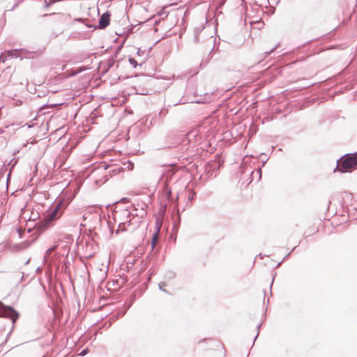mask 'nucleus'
I'll return each instance as SVG.
<instances>
[{"label": "nucleus", "instance_id": "obj_1", "mask_svg": "<svg viewBox=\"0 0 357 357\" xmlns=\"http://www.w3.org/2000/svg\"><path fill=\"white\" fill-rule=\"evenodd\" d=\"M67 205V202L64 199H60L52 204L49 210L46 212L45 218V226H48L52 222L59 219L66 208Z\"/></svg>", "mask_w": 357, "mask_h": 357}, {"label": "nucleus", "instance_id": "obj_2", "mask_svg": "<svg viewBox=\"0 0 357 357\" xmlns=\"http://www.w3.org/2000/svg\"><path fill=\"white\" fill-rule=\"evenodd\" d=\"M357 168V152L347 153L340 158L337 162V166L334 172L339 171L342 173L350 172Z\"/></svg>", "mask_w": 357, "mask_h": 357}, {"label": "nucleus", "instance_id": "obj_3", "mask_svg": "<svg viewBox=\"0 0 357 357\" xmlns=\"http://www.w3.org/2000/svg\"><path fill=\"white\" fill-rule=\"evenodd\" d=\"M0 317L8 318L15 323L19 317V313L13 307L6 305L0 301Z\"/></svg>", "mask_w": 357, "mask_h": 357}, {"label": "nucleus", "instance_id": "obj_4", "mask_svg": "<svg viewBox=\"0 0 357 357\" xmlns=\"http://www.w3.org/2000/svg\"><path fill=\"white\" fill-rule=\"evenodd\" d=\"M122 215L129 220H125L124 222H120L119 224L118 229L115 231L116 234H119L121 231H126L127 227H130L132 230H135L138 227L137 223H136L135 225H133L132 222H131V219H130L131 213L128 210H127V209L124 210L122 212Z\"/></svg>", "mask_w": 357, "mask_h": 357}, {"label": "nucleus", "instance_id": "obj_5", "mask_svg": "<svg viewBox=\"0 0 357 357\" xmlns=\"http://www.w3.org/2000/svg\"><path fill=\"white\" fill-rule=\"evenodd\" d=\"M41 53L42 50H37L36 51H29L25 48L19 49L20 60H22L24 59H33L38 57Z\"/></svg>", "mask_w": 357, "mask_h": 357}, {"label": "nucleus", "instance_id": "obj_6", "mask_svg": "<svg viewBox=\"0 0 357 357\" xmlns=\"http://www.w3.org/2000/svg\"><path fill=\"white\" fill-rule=\"evenodd\" d=\"M115 63V60L113 57H110L108 59L102 61L99 65V70L102 75H105Z\"/></svg>", "mask_w": 357, "mask_h": 357}, {"label": "nucleus", "instance_id": "obj_7", "mask_svg": "<svg viewBox=\"0 0 357 357\" xmlns=\"http://www.w3.org/2000/svg\"><path fill=\"white\" fill-rule=\"evenodd\" d=\"M109 22L110 14L109 12H105L100 16L98 21V24L97 26H95L94 28L104 29L109 24Z\"/></svg>", "mask_w": 357, "mask_h": 357}, {"label": "nucleus", "instance_id": "obj_8", "mask_svg": "<svg viewBox=\"0 0 357 357\" xmlns=\"http://www.w3.org/2000/svg\"><path fill=\"white\" fill-rule=\"evenodd\" d=\"M5 54L9 58H20L19 49L7 50Z\"/></svg>", "mask_w": 357, "mask_h": 357}, {"label": "nucleus", "instance_id": "obj_9", "mask_svg": "<svg viewBox=\"0 0 357 357\" xmlns=\"http://www.w3.org/2000/svg\"><path fill=\"white\" fill-rule=\"evenodd\" d=\"M163 194L168 202H172V190L167 184L164 188Z\"/></svg>", "mask_w": 357, "mask_h": 357}, {"label": "nucleus", "instance_id": "obj_10", "mask_svg": "<svg viewBox=\"0 0 357 357\" xmlns=\"http://www.w3.org/2000/svg\"><path fill=\"white\" fill-rule=\"evenodd\" d=\"M58 245H54L53 246H52L51 248H50L45 252V256H44V261L45 262H47L48 261L50 260V255L52 252L55 251L56 249L57 248Z\"/></svg>", "mask_w": 357, "mask_h": 357}, {"label": "nucleus", "instance_id": "obj_11", "mask_svg": "<svg viewBox=\"0 0 357 357\" xmlns=\"http://www.w3.org/2000/svg\"><path fill=\"white\" fill-rule=\"evenodd\" d=\"M158 231L155 232L151 238V248L153 249L155 245L156 241L158 239Z\"/></svg>", "mask_w": 357, "mask_h": 357}, {"label": "nucleus", "instance_id": "obj_12", "mask_svg": "<svg viewBox=\"0 0 357 357\" xmlns=\"http://www.w3.org/2000/svg\"><path fill=\"white\" fill-rule=\"evenodd\" d=\"M166 208H167V203H164V204H160V213H161L162 214V215H164L165 211H166Z\"/></svg>", "mask_w": 357, "mask_h": 357}, {"label": "nucleus", "instance_id": "obj_13", "mask_svg": "<svg viewBox=\"0 0 357 357\" xmlns=\"http://www.w3.org/2000/svg\"><path fill=\"white\" fill-rule=\"evenodd\" d=\"M128 61L130 64L132 65L133 68H136L137 66V62L134 58H129Z\"/></svg>", "mask_w": 357, "mask_h": 357}, {"label": "nucleus", "instance_id": "obj_14", "mask_svg": "<svg viewBox=\"0 0 357 357\" xmlns=\"http://www.w3.org/2000/svg\"><path fill=\"white\" fill-rule=\"evenodd\" d=\"M63 105V103H53V104H47L46 105L43 107V109H45V107H59L60 105Z\"/></svg>", "mask_w": 357, "mask_h": 357}, {"label": "nucleus", "instance_id": "obj_15", "mask_svg": "<svg viewBox=\"0 0 357 357\" xmlns=\"http://www.w3.org/2000/svg\"><path fill=\"white\" fill-rule=\"evenodd\" d=\"M165 285H166L165 282H161L160 283L158 284L160 290L168 294V291L166 289H163V287Z\"/></svg>", "mask_w": 357, "mask_h": 357}, {"label": "nucleus", "instance_id": "obj_16", "mask_svg": "<svg viewBox=\"0 0 357 357\" xmlns=\"http://www.w3.org/2000/svg\"><path fill=\"white\" fill-rule=\"evenodd\" d=\"M45 1V4H44V7L45 8H47L49 6H50V5L53 3H54L55 1H49L48 0H44Z\"/></svg>", "mask_w": 357, "mask_h": 357}, {"label": "nucleus", "instance_id": "obj_17", "mask_svg": "<svg viewBox=\"0 0 357 357\" xmlns=\"http://www.w3.org/2000/svg\"><path fill=\"white\" fill-rule=\"evenodd\" d=\"M136 91L137 93H139L141 95H146L148 93L147 89H144L142 91H139V90L136 89Z\"/></svg>", "mask_w": 357, "mask_h": 357}, {"label": "nucleus", "instance_id": "obj_18", "mask_svg": "<svg viewBox=\"0 0 357 357\" xmlns=\"http://www.w3.org/2000/svg\"><path fill=\"white\" fill-rule=\"evenodd\" d=\"M277 48V46L276 47H274L273 49H271L270 51H266L264 52V54H265V56L266 57L267 56H268L269 54H271L272 52H273Z\"/></svg>", "mask_w": 357, "mask_h": 357}, {"label": "nucleus", "instance_id": "obj_19", "mask_svg": "<svg viewBox=\"0 0 357 357\" xmlns=\"http://www.w3.org/2000/svg\"><path fill=\"white\" fill-rule=\"evenodd\" d=\"M88 353V349H83L79 354V356H84L85 355H86Z\"/></svg>", "mask_w": 357, "mask_h": 357}, {"label": "nucleus", "instance_id": "obj_20", "mask_svg": "<svg viewBox=\"0 0 357 357\" xmlns=\"http://www.w3.org/2000/svg\"><path fill=\"white\" fill-rule=\"evenodd\" d=\"M261 326V324H259L257 325V335H256V336L255 337L254 342L257 340V337H258V335L259 334V328H260Z\"/></svg>", "mask_w": 357, "mask_h": 357}, {"label": "nucleus", "instance_id": "obj_21", "mask_svg": "<svg viewBox=\"0 0 357 357\" xmlns=\"http://www.w3.org/2000/svg\"><path fill=\"white\" fill-rule=\"evenodd\" d=\"M167 112V109H162V110L160 111V112L159 113V115H160V116H161V115H165Z\"/></svg>", "mask_w": 357, "mask_h": 357}, {"label": "nucleus", "instance_id": "obj_22", "mask_svg": "<svg viewBox=\"0 0 357 357\" xmlns=\"http://www.w3.org/2000/svg\"><path fill=\"white\" fill-rule=\"evenodd\" d=\"M257 174H259V178H261V168H258L257 170Z\"/></svg>", "mask_w": 357, "mask_h": 357}, {"label": "nucleus", "instance_id": "obj_23", "mask_svg": "<svg viewBox=\"0 0 357 357\" xmlns=\"http://www.w3.org/2000/svg\"><path fill=\"white\" fill-rule=\"evenodd\" d=\"M191 102H196V103H200V102H202V101L199 100H191L190 101Z\"/></svg>", "mask_w": 357, "mask_h": 357}, {"label": "nucleus", "instance_id": "obj_24", "mask_svg": "<svg viewBox=\"0 0 357 357\" xmlns=\"http://www.w3.org/2000/svg\"><path fill=\"white\" fill-rule=\"evenodd\" d=\"M77 21H79V22H82L84 21V19H82V18H79V19H77Z\"/></svg>", "mask_w": 357, "mask_h": 357}, {"label": "nucleus", "instance_id": "obj_25", "mask_svg": "<svg viewBox=\"0 0 357 357\" xmlns=\"http://www.w3.org/2000/svg\"><path fill=\"white\" fill-rule=\"evenodd\" d=\"M195 42H197V41H198V37H197V35H195Z\"/></svg>", "mask_w": 357, "mask_h": 357}, {"label": "nucleus", "instance_id": "obj_26", "mask_svg": "<svg viewBox=\"0 0 357 357\" xmlns=\"http://www.w3.org/2000/svg\"><path fill=\"white\" fill-rule=\"evenodd\" d=\"M273 282H274V278L272 280V282L271 284V287H272Z\"/></svg>", "mask_w": 357, "mask_h": 357}, {"label": "nucleus", "instance_id": "obj_27", "mask_svg": "<svg viewBox=\"0 0 357 357\" xmlns=\"http://www.w3.org/2000/svg\"><path fill=\"white\" fill-rule=\"evenodd\" d=\"M140 52V50H139L137 51V54H141V52Z\"/></svg>", "mask_w": 357, "mask_h": 357}, {"label": "nucleus", "instance_id": "obj_28", "mask_svg": "<svg viewBox=\"0 0 357 357\" xmlns=\"http://www.w3.org/2000/svg\"><path fill=\"white\" fill-rule=\"evenodd\" d=\"M140 52V50H139L137 51V54H141V52Z\"/></svg>", "mask_w": 357, "mask_h": 357}, {"label": "nucleus", "instance_id": "obj_29", "mask_svg": "<svg viewBox=\"0 0 357 357\" xmlns=\"http://www.w3.org/2000/svg\"><path fill=\"white\" fill-rule=\"evenodd\" d=\"M17 6V4H16V5H14V7L13 8V9H12V10H13V9H14Z\"/></svg>", "mask_w": 357, "mask_h": 357}, {"label": "nucleus", "instance_id": "obj_30", "mask_svg": "<svg viewBox=\"0 0 357 357\" xmlns=\"http://www.w3.org/2000/svg\"><path fill=\"white\" fill-rule=\"evenodd\" d=\"M220 166H221V164H220V163H219V164H218V168H220Z\"/></svg>", "mask_w": 357, "mask_h": 357}]
</instances>
